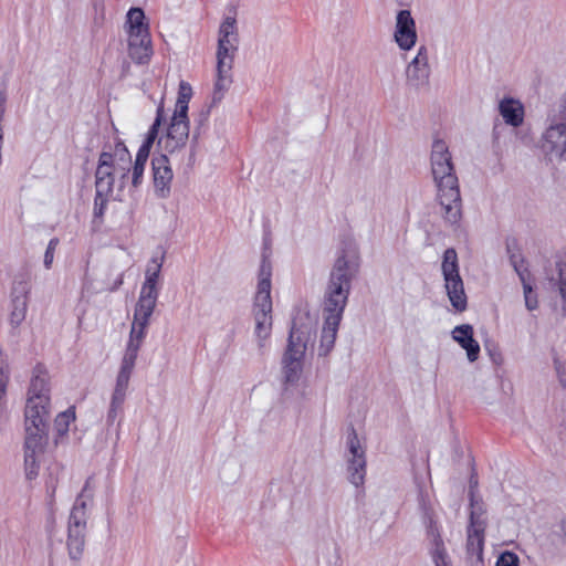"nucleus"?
<instances>
[{
    "label": "nucleus",
    "instance_id": "nucleus-34",
    "mask_svg": "<svg viewBox=\"0 0 566 566\" xmlns=\"http://www.w3.org/2000/svg\"><path fill=\"white\" fill-rule=\"evenodd\" d=\"M520 279L523 284L525 306L528 311H534L537 308V297L534 294L531 284L526 281L524 274H520Z\"/></svg>",
    "mask_w": 566,
    "mask_h": 566
},
{
    "label": "nucleus",
    "instance_id": "nucleus-38",
    "mask_svg": "<svg viewBox=\"0 0 566 566\" xmlns=\"http://www.w3.org/2000/svg\"><path fill=\"white\" fill-rule=\"evenodd\" d=\"M558 287L562 297L566 300V259L558 263Z\"/></svg>",
    "mask_w": 566,
    "mask_h": 566
},
{
    "label": "nucleus",
    "instance_id": "nucleus-4",
    "mask_svg": "<svg viewBox=\"0 0 566 566\" xmlns=\"http://www.w3.org/2000/svg\"><path fill=\"white\" fill-rule=\"evenodd\" d=\"M430 161L442 216L450 224H457L462 216V200L452 156L444 140L432 143Z\"/></svg>",
    "mask_w": 566,
    "mask_h": 566
},
{
    "label": "nucleus",
    "instance_id": "nucleus-44",
    "mask_svg": "<svg viewBox=\"0 0 566 566\" xmlns=\"http://www.w3.org/2000/svg\"><path fill=\"white\" fill-rule=\"evenodd\" d=\"M198 137H199V133L195 132V133H193V135H192V139H193L195 142H197V140H198Z\"/></svg>",
    "mask_w": 566,
    "mask_h": 566
},
{
    "label": "nucleus",
    "instance_id": "nucleus-14",
    "mask_svg": "<svg viewBox=\"0 0 566 566\" xmlns=\"http://www.w3.org/2000/svg\"><path fill=\"white\" fill-rule=\"evenodd\" d=\"M430 65L428 49L424 45L419 46L416 56L408 63L406 67V84L416 91L429 86L430 83Z\"/></svg>",
    "mask_w": 566,
    "mask_h": 566
},
{
    "label": "nucleus",
    "instance_id": "nucleus-21",
    "mask_svg": "<svg viewBox=\"0 0 566 566\" xmlns=\"http://www.w3.org/2000/svg\"><path fill=\"white\" fill-rule=\"evenodd\" d=\"M29 289L25 283L19 282L13 287L11 298V312L9 321L11 326L19 327L24 321L28 311Z\"/></svg>",
    "mask_w": 566,
    "mask_h": 566
},
{
    "label": "nucleus",
    "instance_id": "nucleus-33",
    "mask_svg": "<svg viewBox=\"0 0 566 566\" xmlns=\"http://www.w3.org/2000/svg\"><path fill=\"white\" fill-rule=\"evenodd\" d=\"M75 419L74 412L66 410L57 415L54 421V427L59 434L63 436L67 432L71 421Z\"/></svg>",
    "mask_w": 566,
    "mask_h": 566
},
{
    "label": "nucleus",
    "instance_id": "nucleus-39",
    "mask_svg": "<svg viewBox=\"0 0 566 566\" xmlns=\"http://www.w3.org/2000/svg\"><path fill=\"white\" fill-rule=\"evenodd\" d=\"M57 244H59V240L56 238H53L50 240V242L46 247V250L44 253V261H43L44 266L46 269H50L53 263L54 252H55Z\"/></svg>",
    "mask_w": 566,
    "mask_h": 566
},
{
    "label": "nucleus",
    "instance_id": "nucleus-42",
    "mask_svg": "<svg viewBox=\"0 0 566 566\" xmlns=\"http://www.w3.org/2000/svg\"><path fill=\"white\" fill-rule=\"evenodd\" d=\"M3 103H4V97H3V96H0V120L2 119L3 114H4V106H3Z\"/></svg>",
    "mask_w": 566,
    "mask_h": 566
},
{
    "label": "nucleus",
    "instance_id": "nucleus-15",
    "mask_svg": "<svg viewBox=\"0 0 566 566\" xmlns=\"http://www.w3.org/2000/svg\"><path fill=\"white\" fill-rule=\"evenodd\" d=\"M541 148L549 160H566V124H551L542 135Z\"/></svg>",
    "mask_w": 566,
    "mask_h": 566
},
{
    "label": "nucleus",
    "instance_id": "nucleus-27",
    "mask_svg": "<svg viewBox=\"0 0 566 566\" xmlns=\"http://www.w3.org/2000/svg\"><path fill=\"white\" fill-rule=\"evenodd\" d=\"M470 524L475 528L476 532H480L482 527H486L485 520V510L481 499L476 496L474 492H471L470 497Z\"/></svg>",
    "mask_w": 566,
    "mask_h": 566
},
{
    "label": "nucleus",
    "instance_id": "nucleus-13",
    "mask_svg": "<svg viewBox=\"0 0 566 566\" xmlns=\"http://www.w3.org/2000/svg\"><path fill=\"white\" fill-rule=\"evenodd\" d=\"M24 416L27 431L25 437H30V434L44 437L50 417V398H42L40 400L28 398Z\"/></svg>",
    "mask_w": 566,
    "mask_h": 566
},
{
    "label": "nucleus",
    "instance_id": "nucleus-7",
    "mask_svg": "<svg viewBox=\"0 0 566 566\" xmlns=\"http://www.w3.org/2000/svg\"><path fill=\"white\" fill-rule=\"evenodd\" d=\"M132 156L123 142H117L109 150L104 149L99 157L95 171V184L104 188L114 189L115 179L118 178V188L123 189L125 180L130 172Z\"/></svg>",
    "mask_w": 566,
    "mask_h": 566
},
{
    "label": "nucleus",
    "instance_id": "nucleus-28",
    "mask_svg": "<svg viewBox=\"0 0 566 566\" xmlns=\"http://www.w3.org/2000/svg\"><path fill=\"white\" fill-rule=\"evenodd\" d=\"M192 96L191 85L185 81L179 83L178 97L175 105V112L172 116L178 118H188V104Z\"/></svg>",
    "mask_w": 566,
    "mask_h": 566
},
{
    "label": "nucleus",
    "instance_id": "nucleus-43",
    "mask_svg": "<svg viewBox=\"0 0 566 566\" xmlns=\"http://www.w3.org/2000/svg\"><path fill=\"white\" fill-rule=\"evenodd\" d=\"M193 158H195V151H193V150H191V153H190V155H189V161H190V163H189V165H190V166H191V165H192V163H193Z\"/></svg>",
    "mask_w": 566,
    "mask_h": 566
},
{
    "label": "nucleus",
    "instance_id": "nucleus-20",
    "mask_svg": "<svg viewBox=\"0 0 566 566\" xmlns=\"http://www.w3.org/2000/svg\"><path fill=\"white\" fill-rule=\"evenodd\" d=\"M128 53L138 64L147 63L153 54L151 40L148 30L128 33Z\"/></svg>",
    "mask_w": 566,
    "mask_h": 566
},
{
    "label": "nucleus",
    "instance_id": "nucleus-37",
    "mask_svg": "<svg viewBox=\"0 0 566 566\" xmlns=\"http://www.w3.org/2000/svg\"><path fill=\"white\" fill-rule=\"evenodd\" d=\"M495 566H520L518 556L512 552H504L499 556Z\"/></svg>",
    "mask_w": 566,
    "mask_h": 566
},
{
    "label": "nucleus",
    "instance_id": "nucleus-8",
    "mask_svg": "<svg viewBox=\"0 0 566 566\" xmlns=\"http://www.w3.org/2000/svg\"><path fill=\"white\" fill-rule=\"evenodd\" d=\"M441 272L443 275L444 289L451 305L458 312H463L467 308L468 300L459 271L458 254L453 248H449L444 251Z\"/></svg>",
    "mask_w": 566,
    "mask_h": 566
},
{
    "label": "nucleus",
    "instance_id": "nucleus-16",
    "mask_svg": "<svg viewBox=\"0 0 566 566\" xmlns=\"http://www.w3.org/2000/svg\"><path fill=\"white\" fill-rule=\"evenodd\" d=\"M237 21L233 17H227L219 28L217 62L233 63L234 53L238 50Z\"/></svg>",
    "mask_w": 566,
    "mask_h": 566
},
{
    "label": "nucleus",
    "instance_id": "nucleus-10",
    "mask_svg": "<svg viewBox=\"0 0 566 566\" xmlns=\"http://www.w3.org/2000/svg\"><path fill=\"white\" fill-rule=\"evenodd\" d=\"M189 119L171 116L166 134L160 137L159 145L164 156L171 157L174 163L181 164L185 158L189 139Z\"/></svg>",
    "mask_w": 566,
    "mask_h": 566
},
{
    "label": "nucleus",
    "instance_id": "nucleus-18",
    "mask_svg": "<svg viewBox=\"0 0 566 566\" xmlns=\"http://www.w3.org/2000/svg\"><path fill=\"white\" fill-rule=\"evenodd\" d=\"M171 160V157L164 155L151 159L155 195L160 199H166L171 193L174 178Z\"/></svg>",
    "mask_w": 566,
    "mask_h": 566
},
{
    "label": "nucleus",
    "instance_id": "nucleus-36",
    "mask_svg": "<svg viewBox=\"0 0 566 566\" xmlns=\"http://www.w3.org/2000/svg\"><path fill=\"white\" fill-rule=\"evenodd\" d=\"M9 377L10 376L8 366L4 364H0V403L6 398Z\"/></svg>",
    "mask_w": 566,
    "mask_h": 566
},
{
    "label": "nucleus",
    "instance_id": "nucleus-31",
    "mask_svg": "<svg viewBox=\"0 0 566 566\" xmlns=\"http://www.w3.org/2000/svg\"><path fill=\"white\" fill-rule=\"evenodd\" d=\"M144 11L139 8H132L127 13L128 33L142 30H148V25L144 23Z\"/></svg>",
    "mask_w": 566,
    "mask_h": 566
},
{
    "label": "nucleus",
    "instance_id": "nucleus-1",
    "mask_svg": "<svg viewBox=\"0 0 566 566\" xmlns=\"http://www.w3.org/2000/svg\"><path fill=\"white\" fill-rule=\"evenodd\" d=\"M359 271V254L355 245H347L337 256L331 271L322 302V335L318 355L326 356L334 348L339 324Z\"/></svg>",
    "mask_w": 566,
    "mask_h": 566
},
{
    "label": "nucleus",
    "instance_id": "nucleus-5",
    "mask_svg": "<svg viewBox=\"0 0 566 566\" xmlns=\"http://www.w3.org/2000/svg\"><path fill=\"white\" fill-rule=\"evenodd\" d=\"M94 479L87 478L81 493L75 499L67 522L66 547L69 556L73 560L81 559L84 547L88 518V506L94 497Z\"/></svg>",
    "mask_w": 566,
    "mask_h": 566
},
{
    "label": "nucleus",
    "instance_id": "nucleus-9",
    "mask_svg": "<svg viewBox=\"0 0 566 566\" xmlns=\"http://www.w3.org/2000/svg\"><path fill=\"white\" fill-rule=\"evenodd\" d=\"M306 344V333L297 328L294 324L291 328L287 347L282 359L285 384L293 385L298 381L303 370Z\"/></svg>",
    "mask_w": 566,
    "mask_h": 566
},
{
    "label": "nucleus",
    "instance_id": "nucleus-23",
    "mask_svg": "<svg viewBox=\"0 0 566 566\" xmlns=\"http://www.w3.org/2000/svg\"><path fill=\"white\" fill-rule=\"evenodd\" d=\"M232 66L233 63L223 62L222 60L217 62V80L212 93V104L220 103L230 88L232 84Z\"/></svg>",
    "mask_w": 566,
    "mask_h": 566
},
{
    "label": "nucleus",
    "instance_id": "nucleus-2",
    "mask_svg": "<svg viewBox=\"0 0 566 566\" xmlns=\"http://www.w3.org/2000/svg\"><path fill=\"white\" fill-rule=\"evenodd\" d=\"M359 271V254L355 245H347L337 256L331 271L322 302V335L318 355L326 356L334 348L339 324Z\"/></svg>",
    "mask_w": 566,
    "mask_h": 566
},
{
    "label": "nucleus",
    "instance_id": "nucleus-35",
    "mask_svg": "<svg viewBox=\"0 0 566 566\" xmlns=\"http://www.w3.org/2000/svg\"><path fill=\"white\" fill-rule=\"evenodd\" d=\"M554 369L559 385L566 388V361L562 360L558 356L553 359Z\"/></svg>",
    "mask_w": 566,
    "mask_h": 566
},
{
    "label": "nucleus",
    "instance_id": "nucleus-29",
    "mask_svg": "<svg viewBox=\"0 0 566 566\" xmlns=\"http://www.w3.org/2000/svg\"><path fill=\"white\" fill-rule=\"evenodd\" d=\"M428 518H429L428 531L433 536V542H434V548L431 552L432 560L436 566H450L449 560H448V555H447L446 548L443 546V542H442L440 535L436 532V530L433 527L432 518L430 516H428Z\"/></svg>",
    "mask_w": 566,
    "mask_h": 566
},
{
    "label": "nucleus",
    "instance_id": "nucleus-6",
    "mask_svg": "<svg viewBox=\"0 0 566 566\" xmlns=\"http://www.w3.org/2000/svg\"><path fill=\"white\" fill-rule=\"evenodd\" d=\"M272 265L268 258L263 256L260 270L256 292L253 300L252 315L255 323L254 334L261 350L272 332V298H271Z\"/></svg>",
    "mask_w": 566,
    "mask_h": 566
},
{
    "label": "nucleus",
    "instance_id": "nucleus-24",
    "mask_svg": "<svg viewBox=\"0 0 566 566\" xmlns=\"http://www.w3.org/2000/svg\"><path fill=\"white\" fill-rule=\"evenodd\" d=\"M499 112L505 124L518 127L524 120V106L515 98L505 97L499 104Z\"/></svg>",
    "mask_w": 566,
    "mask_h": 566
},
{
    "label": "nucleus",
    "instance_id": "nucleus-22",
    "mask_svg": "<svg viewBox=\"0 0 566 566\" xmlns=\"http://www.w3.org/2000/svg\"><path fill=\"white\" fill-rule=\"evenodd\" d=\"M452 338L467 352L468 359L473 363L479 358L480 345L473 338V327L469 324L455 326Z\"/></svg>",
    "mask_w": 566,
    "mask_h": 566
},
{
    "label": "nucleus",
    "instance_id": "nucleus-30",
    "mask_svg": "<svg viewBox=\"0 0 566 566\" xmlns=\"http://www.w3.org/2000/svg\"><path fill=\"white\" fill-rule=\"evenodd\" d=\"M95 198H94V208L93 213L94 217L101 218L105 213L107 203H108V197L113 192V188H109L108 186H105L102 188L101 185L95 184Z\"/></svg>",
    "mask_w": 566,
    "mask_h": 566
},
{
    "label": "nucleus",
    "instance_id": "nucleus-25",
    "mask_svg": "<svg viewBox=\"0 0 566 566\" xmlns=\"http://www.w3.org/2000/svg\"><path fill=\"white\" fill-rule=\"evenodd\" d=\"M49 375L44 367L38 365L33 369L28 398L40 400L50 398Z\"/></svg>",
    "mask_w": 566,
    "mask_h": 566
},
{
    "label": "nucleus",
    "instance_id": "nucleus-3",
    "mask_svg": "<svg viewBox=\"0 0 566 566\" xmlns=\"http://www.w3.org/2000/svg\"><path fill=\"white\" fill-rule=\"evenodd\" d=\"M157 293L140 291L134 310V318L120 367L116 377L115 387L111 397L107 412V423L112 424L119 413L127 396L129 380L135 367L138 352L146 336V329L156 308Z\"/></svg>",
    "mask_w": 566,
    "mask_h": 566
},
{
    "label": "nucleus",
    "instance_id": "nucleus-32",
    "mask_svg": "<svg viewBox=\"0 0 566 566\" xmlns=\"http://www.w3.org/2000/svg\"><path fill=\"white\" fill-rule=\"evenodd\" d=\"M485 527H482L480 532L471 525L468 527V549L471 552H481L484 543Z\"/></svg>",
    "mask_w": 566,
    "mask_h": 566
},
{
    "label": "nucleus",
    "instance_id": "nucleus-17",
    "mask_svg": "<svg viewBox=\"0 0 566 566\" xmlns=\"http://www.w3.org/2000/svg\"><path fill=\"white\" fill-rule=\"evenodd\" d=\"M416 21L409 10H400L396 15L394 40L402 51H410L417 43Z\"/></svg>",
    "mask_w": 566,
    "mask_h": 566
},
{
    "label": "nucleus",
    "instance_id": "nucleus-26",
    "mask_svg": "<svg viewBox=\"0 0 566 566\" xmlns=\"http://www.w3.org/2000/svg\"><path fill=\"white\" fill-rule=\"evenodd\" d=\"M163 262L157 258H153L145 271V281L142 285L140 291L151 292L159 294V280L161 272Z\"/></svg>",
    "mask_w": 566,
    "mask_h": 566
},
{
    "label": "nucleus",
    "instance_id": "nucleus-19",
    "mask_svg": "<svg viewBox=\"0 0 566 566\" xmlns=\"http://www.w3.org/2000/svg\"><path fill=\"white\" fill-rule=\"evenodd\" d=\"M44 450V437L30 434L24 441V471L28 480H33L39 475L40 457Z\"/></svg>",
    "mask_w": 566,
    "mask_h": 566
},
{
    "label": "nucleus",
    "instance_id": "nucleus-12",
    "mask_svg": "<svg viewBox=\"0 0 566 566\" xmlns=\"http://www.w3.org/2000/svg\"><path fill=\"white\" fill-rule=\"evenodd\" d=\"M164 118V106L163 103L157 108V115L154 124L149 128L148 135L146 140L143 143V145L139 147L134 164L130 166L132 171V187L134 189L138 188L144 179V171L146 167V163L149 157L150 147L154 140L157 137L158 128L161 124V120Z\"/></svg>",
    "mask_w": 566,
    "mask_h": 566
},
{
    "label": "nucleus",
    "instance_id": "nucleus-41",
    "mask_svg": "<svg viewBox=\"0 0 566 566\" xmlns=\"http://www.w3.org/2000/svg\"><path fill=\"white\" fill-rule=\"evenodd\" d=\"M476 488H478V479L475 478V475H471V479H470V486H469V496L471 497V492H474L476 494Z\"/></svg>",
    "mask_w": 566,
    "mask_h": 566
},
{
    "label": "nucleus",
    "instance_id": "nucleus-11",
    "mask_svg": "<svg viewBox=\"0 0 566 566\" xmlns=\"http://www.w3.org/2000/svg\"><path fill=\"white\" fill-rule=\"evenodd\" d=\"M346 462L349 482L356 488L363 485L366 476V455L355 430L347 437Z\"/></svg>",
    "mask_w": 566,
    "mask_h": 566
},
{
    "label": "nucleus",
    "instance_id": "nucleus-40",
    "mask_svg": "<svg viewBox=\"0 0 566 566\" xmlns=\"http://www.w3.org/2000/svg\"><path fill=\"white\" fill-rule=\"evenodd\" d=\"M510 260H511V263L514 266L515 271L517 272V274L518 275L523 274V272L521 271V266H522V263H523V259L521 258V255L512 253L510 255Z\"/></svg>",
    "mask_w": 566,
    "mask_h": 566
}]
</instances>
